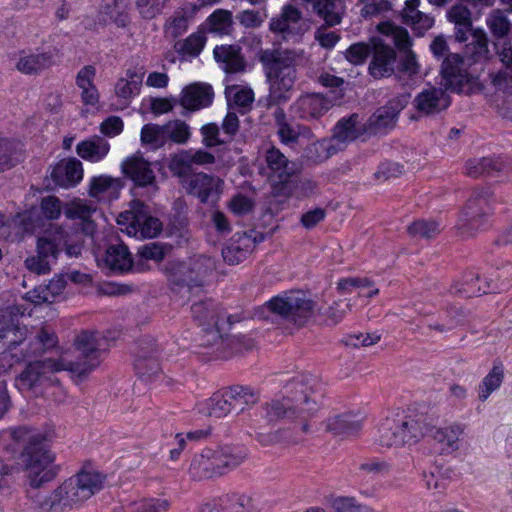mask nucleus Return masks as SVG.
Here are the masks:
<instances>
[{
	"instance_id": "nucleus-21",
	"label": "nucleus",
	"mask_w": 512,
	"mask_h": 512,
	"mask_svg": "<svg viewBox=\"0 0 512 512\" xmlns=\"http://www.w3.org/2000/svg\"><path fill=\"white\" fill-rule=\"evenodd\" d=\"M121 168L123 174L130 178L137 187H145L153 191L158 189L151 163L142 156L133 155L127 158L123 161Z\"/></svg>"
},
{
	"instance_id": "nucleus-29",
	"label": "nucleus",
	"mask_w": 512,
	"mask_h": 512,
	"mask_svg": "<svg viewBox=\"0 0 512 512\" xmlns=\"http://www.w3.org/2000/svg\"><path fill=\"white\" fill-rule=\"evenodd\" d=\"M255 242L246 232L236 233L230 242L222 249V256L226 263L236 265L245 260L253 251Z\"/></svg>"
},
{
	"instance_id": "nucleus-7",
	"label": "nucleus",
	"mask_w": 512,
	"mask_h": 512,
	"mask_svg": "<svg viewBox=\"0 0 512 512\" xmlns=\"http://www.w3.org/2000/svg\"><path fill=\"white\" fill-rule=\"evenodd\" d=\"M105 477L97 471H81L66 480L52 494L38 501L42 512H63L88 500L102 489Z\"/></svg>"
},
{
	"instance_id": "nucleus-48",
	"label": "nucleus",
	"mask_w": 512,
	"mask_h": 512,
	"mask_svg": "<svg viewBox=\"0 0 512 512\" xmlns=\"http://www.w3.org/2000/svg\"><path fill=\"white\" fill-rule=\"evenodd\" d=\"M191 313L193 318L198 321L200 325L207 327L217 325L218 315L215 303L210 299L194 303L191 306Z\"/></svg>"
},
{
	"instance_id": "nucleus-59",
	"label": "nucleus",
	"mask_w": 512,
	"mask_h": 512,
	"mask_svg": "<svg viewBox=\"0 0 512 512\" xmlns=\"http://www.w3.org/2000/svg\"><path fill=\"white\" fill-rule=\"evenodd\" d=\"M408 232L414 237L431 239L440 233V227L436 221L421 219L414 221L408 227Z\"/></svg>"
},
{
	"instance_id": "nucleus-31",
	"label": "nucleus",
	"mask_w": 512,
	"mask_h": 512,
	"mask_svg": "<svg viewBox=\"0 0 512 512\" xmlns=\"http://www.w3.org/2000/svg\"><path fill=\"white\" fill-rule=\"evenodd\" d=\"M159 349L156 345L152 347L151 343L146 346H141L137 359L135 360L134 367L140 378L144 380H151L156 376L161 368L158 361Z\"/></svg>"
},
{
	"instance_id": "nucleus-42",
	"label": "nucleus",
	"mask_w": 512,
	"mask_h": 512,
	"mask_svg": "<svg viewBox=\"0 0 512 512\" xmlns=\"http://www.w3.org/2000/svg\"><path fill=\"white\" fill-rule=\"evenodd\" d=\"M213 450L204 449L192 459L189 472L195 479H209L216 477V471L212 459Z\"/></svg>"
},
{
	"instance_id": "nucleus-28",
	"label": "nucleus",
	"mask_w": 512,
	"mask_h": 512,
	"mask_svg": "<svg viewBox=\"0 0 512 512\" xmlns=\"http://www.w3.org/2000/svg\"><path fill=\"white\" fill-rule=\"evenodd\" d=\"M385 35L391 37L392 42L400 54V60L398 64L399 71L409 76L417 75L419 73L420 66L416 59V54L411 49L413 43L409 37V34Z\"/></svg>"
},
{
	"instance_id": "nucleus-13",
	"label": "nucleus",
	"mask_w": 512,
	"mask_h": 512,
	"mask_svg": "<svg viewBox=\"0 0 512 512\" xmlns=\"http://www.w3.org/2000/svg\"><path fill=\"white\" fill-rule=\"evenodd\" d=\"M265 161L273 178L272 193L275 196H290L295 188L294 175L297 171L296 163L288 158L276 147L272 146L265 152Z\"/></svg>"
},
{
	"instance_id": "nucleus-25",
	"label": "nucleus",
	"mask_w": 512,
	"mask_h": 512,
	"mask_svg": "<svg viewBox=\"0 0 512 512\" xmlns=\"http://www.w3.org/2000/svg\"><path fill=\"white\" fill-rule=\"evenodd\" d=\"M214 97L211 85L201 82L192 83L182 90L180 104L187 111H196L208 107Z\"/></svg>"
},
{
	"instance_id": "nucleus-50",
	"label": "nucleus",
	"mask_w": 512,
	"mask_h": 512,
	"mask_svg": "<svg viewBox=\"0 0 512 512\" xmlns=\"http://www.w3.org/2000/svg\"><path fill=\"white\" fill-rule=\"evenodd\" d=\"M198 9L199 6L195 4L177 9L167 21V29H172L174 32L186 31L189 28V22Z\"/></svg>"
},
{
	"instance_id": "nucleus-55",
	"label": "nucleus",
	"mask_w": 512,
	"mask_h": 512,
	"mask_svg": "<svg viewBox=\"0 0 512 512\" xmlns=\"http://www.w3.org/2000/svg\"><path fill=\"white\" fill-rule=\"evenodd\" d=\"M227 93L230 107L238 108L241 113H245L254 101V93L248 88L232 87Z\"/></svg>"
},
{
	"instance_id": "nucleus-23",
	"label": "nucleus",
	"mask_w": 512,
	"mask_h": 512,
	"mask_svg": "<svg viewBox=\"0 0 512 512\" xmlns=\"http://www.w3.org/2000/svg\"><path fill=\"white\" fill-rule=\"evenodd\" d=\"M450 102L445 90L431 87L420 92L414 98L413 105L421 116H432L447 109Z\"/></svg>"
},
{
	"instance_id": "nucleus-6",
	"label": "nucleus",
	"mask_w": 512,
	"mask_h": 512,
	"mask_svg": "<svg viewBox=\"0 0 512 512\" xmlns=\"http://www.w3.org/2000/svg\"><path fill=\"white\" fill-rule=\"evenodd\" d=\"M259 60L270 84V98L275 102L286 101L297 77V67L304 62L302 52L294 50H262Z\"/></svg>"
},
{
	"instance_id": "nucleus-38",
	"label": "nucleus",
	"mask_w": 512,
	"mask_h": 512,
	"mask_svg": "<svg viewBox=\"0 0 512 512\" xmlns=\"http://www.w3.org/2000/svg\"><path fill=\"white\" fill-rule=\"evenodd\" d=\"M214 57L217 62L224 65L226 72H240L245 68V62L240 54V47L237 45H221L216 46Z\"/></svg>"
},
{
	"instance_id": "nucleus-60",
	"label": "nucleus",
	"mask_w": 512,
	"mask_h": 512,
	"mask_svg": "<svg viewBox=\"0 0 512 512\" xmlns=\"http://www.w3.org/2000/svg\"><path fill=\"white\" fill-rule=\"evenodd\" d=\"M167 141L171 140L178 144L186 143L190 138L189 126L181 120L169 121L165 124Z\"/></svg>"
},
{
	"instance_id": "nucleus-46",
	"label": "nucleus",
	"mask_w": 512,
	"mask_h": 512,
	"mask_svg": "<svg viewBox=\"0 0 512 512\" xmlns=\"http://www.w3.org/2000/svg\"><path fill=\"white\" fill-rule=\"evenodd\" d=\"M52 64V55L48 53L31 54L20 57L16 68L24 74H36Z\"/></svg>"
},
{
	"instance_id": "nucleus-36",
	"label": "nucleus",
	"mask_w": 512,
	"mask_h": 512,
	"mask_svg": "<svg viewBox=\"0 0 512 512\" xmlns=\"http://www.w3.org/2000/svg\"><path fill=\"white\" fill-rule=\"evenodd\" d=\"M110 145L104 138L93 136L77 144L76 152L84 160L99 162L109 152Z\"/></svg>"
},
{
	"instance_id": "nucleus-8",
	"label": "nucleus",
	"mask_w": 512,
	"mask_h": 512,
	"mask_svg": "<svg viewBox=\"0 0 512 512\" xmlns=\"http://www.w3.org/2000/svg\"><path fill=\"white\" fill-rule=\"evenodd\" d=\"M27 336L28 330L25 326L12 324L5 327L0 323V339L8 343V350L1 357L10 362V367L53 348L57 343L56 335L46 328L30 335L29 339Z\"/></svg>"
},
{
	"instance_id": "nucleus-44",
	"label": "nucleus",
	"mask_w": 512,
	"mask_h": 512,
	"mask_svg": "<svg viewBox=\"0 0 512 512\" xmlns=\"http://www.w3.org/2000/svg\"><path fill=\"white\" fill-rule=\"evenodd\" d=\"M230 406L226 392H217L200 404L199 411L209 417L221 418L232 412Z\"/></svg>"
},
{
	"instance_id": "nucleus-39",
	"label": "nucleus",
	"mask_w": 512,
	"mask_h": 512,
	"mask_svg": "<svg viewBox=\"0 0 512 512\" xmlns=\"http://www.w3.org/2000/svg\"><path fill=\"white\" fill-rule=\"evenodd\" d=\"M225 392L231 403V411H235L237 414L243 412L247 406L254 405L259 399L255 390L248 386H232Z\"/></svg>"
},
{
	"instance_id": "nucleus-33",
	"label": "nucleus",
	"mask_w": 512,
	"mask_h": 512,
	"mask_svg": "<svg viewBox=\"0 0 512 512\" xmlns=\"http://www.w3.org/2000/svg\"><path fill=\"white\" fill-rule=\"evenodd\" d=\"M420 0H407L401 11L402 22L415 31L430 30L435 23L434 16L419 10Z\"/></svg>"
},
{
	"instance_id": "nucleus-57",
	"label": "nucleus",
	"mask_w": 512,
	"mask_h": 512,
	"mask_svg": "<svg viewBox=\"0 0 512 512\" xmlns=\"http://www.w3.org/2000/svg\"><path fill=\"white\" fill-rule=\"evenodd\" d=\"M369 287H371V282L367 278L349 277L338 282V290L340 292H352L357 289L359 290V295L368 298L378 294L379 290L377 288L363 292L364 289Z\"/></svg>"
},
{
	"instance_id": "nucleus-19",
	"label": "nucleus",
	"mask_w": 512,
	"mask_h": 512,
	"mask_svg": "<svg viewBox=\"0 0 512 512\" xmlns=\"http://www.w3.org/2000/svg\"><path fill=\"white\" fill-rule=\"evenodd\" d=\"M493 50L499 56L503 64L497 73H491V82L495 88L507 91L512 88V46L508 42V34H492Z\"/></svg>"
},
{
	"instance_id": "nucleus-43",
	"label": "nucleus",
	"mask_w": 512,
	"mask_h": 512,
	"mask_svg": "<svg viewBox=\"0 0 512 512\" xmlns=\"http://www.w3.org/2000/svg\"><path fill=\"white\" fill-rule=\"evenodd\" d=\"M301 21V12L292 5H285L280 16L270 23V28L272 32H292L301 29V25L298 26Z\"/></svg>"
},
{
	"instance_id": "nucleus-53",
	"label": "nucleus",
	"mask_w": 512,
	"mask_h": 512,
	"mask_svg": "<svg viewBox=\"0 0 512 512\" xmlns=\"http://www.w3.org/2000/svg\"><path fill=\"white\" fill-rule=\"evenodd\" d=\"M206 43L205 34H190L186 39L175 43V50L183 56H197Z\"/></svg>"
},
{
	"instance_id": "nucleus-64",
	"label": "nucleus",
	"mask_w": 512,
	"mask_h": 512,
	"mask_svg": "<svg viewBox=\"0 0 512 512\" xmlns=\"http://www.w3.org/2000/svg\"><path fill=\"white\" fill-rule=\"evenodd\" d=\"M40 210L44 218L57 219L62 212L60 200L55 196H47L41 200Z\"/></svg>"
},
{
	"instance_id": "nucleus-11",
	"label": "nucleus",
	"mask_w": 512,
	"mask_h": 512,
	"mask_svg": "<svg viewBox=\"0 0 512 512\" xmlns=\"http://www.w3.org/2000/svg\"><path fill=\"white\" fill-rule=\"evenodd\" d=\"M363 134H367V132L365 123H362V117L358 113H352L349 116L342 117L337 122L330 138L312 143L311 148L316 151H325V158H328L343 150L348 143L353 142Z\"/></svg>"
},
{
	"instance_id": "nucleus-41",
	"label": "nucleus",
	"mask_w": 512,
	"mask_h": 512,
	"mask_svg": "<svg viewBox=\"0 0 512 512\" xmlns=\"http://www.w3.org/2000/svg\"><path fill=\"white\" fill-rule=\"evenodd\" d=\"M504 163L499 159L488 157L472 159L466 163V174L472 178L494 176L504 169Z\"/></svg>"
},
{
	"instance_id": "nucleus-5",
	"label": "nucleus",
	"mask_w": 512,
	"mask_h": 512,
	"mask_svg": "<svg viewBox=\"0 0 512 512\" xmlns=\"http://www.w3.org/2000/svg\"><path fill=\"white\" fill-rule=\"evenodd\" d=\"M460 42H468L464 49L465 58L459 54H449L441 65L444 86L457 93H469L478 77L467 70L470 62H480L490 56L486 34H460Z\"/></svg>"
},
{
	"instance_id": "nucleus-49",
	"label": "nucleus",
	"mask_w": 512,
	"mask_h": 512,
	"mask_svg": "<svg viewBox=\"0 0 512 512\" xmlns=\"http://www.w3.org/2000/svg\"><path fill=\"white\" fill-rule=\"evenodd\" d=\"M117 190L118 182L110 176L100 175L93 177L90 181L89 194L98 200H103L107 195H111Z\"/></svg>"
},
{
	"instance_id": "nucleus-54",
	"label": "nucleus",
	"mask_w": 512,
	"mask_h": 512,
	"mask_svg": "<svg viewBox=\"0 0 512 512\" xmlns=\"http://www.w3.org/2000/svg\"><path fill=\"white\" fill-rule=\"evenodd\" d=\"M170 507L167 499L151 498L133 503L125 509L114 510V512H166Z\"/></svg>"
},
{
	"instance_id": "nucleus-2",
	"label": "nucleus",
	"mask_w": 512,
	"mask_h": 512,
	"mask_svg": "<svg viewBox=\"0 0 512 512\" xmlns=\"http://www.w3.org/2000/svg\"><path fill=\"white\" fill-rule=\"evenodd\" d=\"M424 420L423 415L387 418L378 430L379 444L387 448L413 444L427 434L439 444L442 454H451L461 448L466 429L464 424L455 422L436 428L427 425Z\"/></svg>"
},
{
	"instance_id": "nucleus-20",
	"label": "nucleus",
	"mask_w": 512,
	"mask_h": 512,
	"mask_svg": "<svg viewBox=\"0 0 512 512\" xmlns=\"http://www.w3.org/2000/svg\"><path fill=\"white\" fill-rule=\"evenodd\" d=\"M215 156L203 149L181 150L170 158L169 169L177 177L182 178L192 173L195 167L213 164Z\"/></svg>"
},
{
	"instance_id": "nucleus-16",
	"label": "nucleus",
	"mask_w": 512,
	"mask_h": 512,
	"mask_svg": "<svg viewBox=\"0 0 512 512\" xmlns=\"http://www.w3.org/2000/svg\"><path fill=\"white\" fill-rule=\"evenodd\" d=\"M120 217L129 222V233L139 234L143 238L156 237L162 229L159 219L151 216L148 206L140 201H134L132 209Z\"/></svg>"
},
{
	"instance_id": "nucleus-40",
	"label": "nucleus",
	"mask_w": 512,
	"mask_h": 512,
	"mask_svg": "<svg viewBox=\"0 0 512 512\" xmlns=\"http://www.w3.org/2000/svg\"><path fill=\"white\" fill-rule=\"evenodd\" d=\"M314 11L324 21L327 27H333L341 22L343 7L338 0H315Z\"/></svg>"
},
{
	"instance_id": "nucleus-63",
	"label": "nucleus",
	"mask_w": 512,
	"mask_h": 512,
	"mask_svg": "<svg viewBox=\"0 0 512 512\" xmlns=\"http://www.w3.org/2000/svg\"><path fill=\"white\" fill-rule=\"evenodd\" d=\"M211 25L209 32H223L232 23L231 12L227 10H217L208 18Z\"/></svg>"
},
{
	"instance_id": "nucleus-12",
	"label": "nucleus",
	"mask_w": 512,
	"mask_h": 512,
	"mask_svg": "<svg viewBox=\"0 0 512 512\" xmlns=\"http://www.w3.org/2000/svg\"><path fill=\"white\" fill-rule=\"evenodd\" d=\"M492 214L489 191L476 189L468 199L459 222V230L463 235L472 236L484 229Z\"/></svg>"
},
{
	"instance_id": "nucleus-9",
	"label": "nucleus",
	"mask_w": 512,
	"mask_h": 512,
	"mask_svg": "<svg viewBox=\"0 0 512 512\" xmlns=\"http://www.w3.org/2000/svg\"><path fill=\"white\" fill-rule=\"evenodd\" d=\"M265 306L283 321L303 326L313 315L316 304L303 291L283 292L266 302Z\"/></svg>"
},
{
	"instance_id": "nucleus-18",
	"label": "nucleus",
	"mask_w": 512,
	"mask_h": 512,
	"mask_svg": "<svg viewBox=\"0 0 512 512\" xmlns=\"http://www.w3.org/2000/svg\"><path fill=\"white\" fill-rule=\"evenodd\" d=\"M372 42L371 61L368 71L374 79L390 77L395 73L397 55L393 47L374 37Z\"/></svg>"
},
{
	"instance_id": "nucleus-17",
	"label": "nucleus",
	"mask_w": 512,
	"mask_h": 512,
	"mask_svg": "<svg viewBox=\"0 0 512 512\" xmlns=\"http://www.w3.org/2000/svg\"><path fill=\"white\" fill-rule=\"evenodd\" d=\"M182 178L187 193L197 197L201 203L214 202L221 193L223 181L217 176L199 172Z\"/></svg>"
},
{
	"instance_id": "nucleus-51",
	"label": "nucleus",
	"mask_w": 512,
	"mask_h": 512,
	"mask_svg": "<svg viewBox=\"0 0 512 512\" xmlns=\"http://www.w3.org/2000/svg\"><path fill=\"white\" fill-rule=\"evenodd\" d=\"M18 161V143L6 138H0V173L11 169Z\"/></svg>"
},
{
	"instance_id": "nucleus-22",
	"label": "nucleus",
	"mask_w": 512,
	"mask_h": 512,
	"mask_svg": "<svg viewBox=\"0 0 512 512\" xmlns=\"http://www.w3.org/2000/svg\"><path fill=\"white\" fill-rule=\"evenodd\" d=\"M274 119L277 126V134L280 141L285 145L302 144L303 140H310L314 137L309 127L289 121L283 109H277L274 112Z\"/></svg>"
},
{
	"instance_id": "nucleus-3",
	"label": "nucleus",
	"mask_w": 512,
	"mask_h": 512,
	"mask_svg": "<svg viewBox=\"0 0 512 512\" xmlns=\"http://www.w3.org/2000/svg\"><path fill=\"white\" fill-rule=\"evenodd\" d=\"M282 399H273L261 407V415L269 423L300 420V429L308 431L307 420L319 409L321 385L312 375L293 377L285 386Z\"/></svg>"
},
{
	"instance_id": "nucleus-35",
	"label": "nucleus",
	"mask_w": 512,
	"mask_h": 512,
	"mask_svg": "<svg viewBox=\"0 0 512 512\" xmlns=\"http://www.w3.org/2000/svg\"><path fill=\"white\" fill-rule=\"evenodd\" d=\"M143 68L129 69L125 78H120L115 85L116 95L125 101V105L140 92L144 77Z\"/></svg>"
},
{
	"instance_id": "nucleus-15",
	"label": "nucleus",
	"mask_w": 512,
	"mask_h": 512,
	"mask_svg": "<svg viewBox=\"0 0 512 512\" xmlns=\"http://www.w3.org/2000/svg\"><path fill=\"white\" fill-rule=\"evenodd\" d=\"M343 98L344 93L339 90H329L326 94L308 93L298 98L294 109L301 119L317 120L333 106L341 105Z\"/></svg>"
},
{
	"instance_id": "nucleus-58",
	"label": "nucleus",
	"mask_w": 512,
	"mask_h": 512,
	"mask_svg": "<svg viewBox=\"0 0 512 512\" xmlns=\"http://www.w3.org/2000/svg\"><path fill=\"white\" fill-rule=\"evenodd\" d=\"M360 16L366 20L373 19L391 10L388 0H359Z\"/></svg>"
},
{
	"instance_id": "nucleus-56",
	"label": "nucleus",
	"mask_w": 512,
	"mask_h": 512,
	"mask_svg": "<svg viewBox=\"0 0 512 512\" xmlns=\"http://www.w3.org/2000/svg\"><path fill=\"white\" fill-rule=\"evenodd\" d=\"M141 141L144 144H151L159 148L167 142L165 125L146 124L141 129Z\"/></svg>"
},
{
	"instance_id": "nucleus-26",
	"label": "nucleus",
	"mask_w": 512,
	"mask_h": 512,
	"mask_svg": "<svg viewBox=\"0 0 512 512\" xmlns=\"http://www.w3.org/2000/svg\"><path fill=\"white\" fill-rule=\"evenodd\" d=\"M493 282L491 277L482 276L477 271H468L463 275L461 282L455 285V293L464 297L480 296L497 289Z\"/></svg>"
},
{
	"instance_id": "nucleus-10",
	"label": "nucleus",
	"mask_w": 512,
	"mask_h": 512,
	"mask_svg": "<svg viewBox=\"0 0 512 512\" xmlns=\"http://www.w3.org/2000/svg\"><path fill=\"white\" fill-rule=\"evenodd\" d=\"M215 268L213 258L197 255L188 261L173 263L169 268V279L174 285L192 290L204 286Z\"/></svg>"
},
{
	"instance_id": "nucleus-61",
	"label": "nucleus",
	"mask_w": 512,
	"mask_h": 512,
	"mask_svg": "<svg viewBox=\"0 0 512 512\" xmlns=\"http://www.w3.org/2000/svg\"><path fill=\"white\" fill-rule=\"evenodd\" d=\"M170 217L171 224L178 230L183 229L187 225V205L184 199L177 198L174 200Z\"/></svg>"
},
{
	"instance_id": "nucleus-14",
	"label": "nucleus",
	"mask_w": 512,
	"mask_h": 512,
	"mask_svg": "<svg viewBox=\"0 0 512 512\" xmlns=\"http://www.w3.org/2000/svg\"><path fill=\"white\" fill-rule=\"evenodd\" d=\"M62 232H49L39 237L36 245V255L29 256L25 260L26 268L38 275L49 273L51 265L57 260L58 255L66 244Z\"/></svg>"
},
{
	"instance_id": "nucleus-27",
	"label": "nucleus",
	"mask_w": 512,
	"mask_h": 512,
	"mask_svg": "<svg viewBox=\"0 0 512 512\" xmlns=\"http://www.w3.org/2000/svg\"><path fill=\"white\" fill-rule=\"evenodd\" d=\"M99 263L114 273H124L133 267V259L124 243L110 244Z\"/></svg>"
},
{
	"instance_id": "nucleus-1",
	"label": "nucleus",
	"mask_w": 512,
	"mask_h": 512,
	"mask_svg": "<svg viewBox=\"0 0 512 512\" xmlns=\"http://www.w3.org/2000/svg\"><path fill=\"white\" fill-rule=\"evenodd\" d=\"M78 356L75 361L63 363L52 358L29 362L16 377L15 385L20 391L38 393L52 383L55 372L69 370L82 378L100 365L102 354L108 350L106 336L97 331H82L74 341Z\"/></svg>"
},
{
	"instance_id": "nucleus-62",
	"label": "nucleus",
	"mask_w": 512,
	"mask_h": 512,
	"mask_svg": "<svg viewBox=\"0 0 512 512\" xmlns=\"http://www.w3.org/2000/svg\"><path fill=\"white\" fill-rule=\"evenodd\" d=\"M372 54V45L360 42L351 45L346 51V58L353 64L363 63Z\"/></svg>"
},
{
	"instance_id": "nucleus-34",
	"label": "nucleus",
	"mask_w": 512,
	"mask_h": 512,
	"mask_svg": "<svg viewBox=\"0 0 512 512\" xmlns=\"http://www.w3.org/2000/svg\"><path fill=\"white\" fill-rule=\"evenodd\" d=\"M362 420L358 415L347 413L330 417L325 422V429L334 436L349 437L361 430Z\"/></svg>"
},
{
	"instance_id": "nucleus-37",
	"label": "nucleus",
	"mask_w": 512,
	"mask_h": 512,
	"mask_svg": "<svg viewBox=\"0 0 512 512\" xmlns=\"http://www.w3.org/2000/svg\"><path fill=\"white\" fill-rule=\"evenodd\" d=\"M65 216L69 219L80 220L83 224V231L86 234L92 235L95 231V224L92 220L93 214L96 213V208L87 204L82 200L71 202L64 210Z\"/></svg>"
},
{
	"instance_id": "nucleus-32",
	"label": "nucleus",
	"mask_w": 512,
	"mask_h": 512,
	"mask_svg": "<svg viewBox=\"0 0 512 512\" xmlns=\"http://www.w3.org/2000/svg\"><path fill=\"white\" fill-rule=\"evenodd\" d=\"M51 177L61 187L74 186L83 177L82 163L76 158L62 160L53 168Z\"/></svg>"
},
{
	"instance_id": "nucleus-52",
	"label": "nucleus",
	"mask_w": 512,
	"mask_h": 512,
	"mask_svg": "<svg viewBox=\"0 0 512 512\" xmlns=\"http://www.w3.org/2000/svg\"><path fill=\"white\" fill-rule=\"evenodd\" d=\"M504 372L501 365H494L479 385V399L485 401L490 394L498 389L503 381Z\"/></svg>"
},
{
	"instance_id": "nucleus-47",
	"label": "nucleus",
	"mask_w": 512,
	"mask_h": 512,
	"mask_svg": "<svg viewBox=\"0 0 512 512\" xmlns=\"http://www.w3.org/2000/svg\"><path fill=\"white\" fill-rule=\"evenodd\" d=\"M221 512H250L254 506L252 499L244 494H230L215 500Z\"/></svg>"
},
{
	"instance_id": "nucleus-30",
	"label": "nucleus",
	"mask_w": 512,
	"mask_h": 512,
	"mask_svg": "<svg viewBox=\"0 0 512 512\" xmlns=\"http://www.w3.org/2000/svg\"><path fill=\"white\" fill-rule=\"evenodd\" d=\"M246 458L245 450L237 446H223L213 450V463L217 476L239 466Z\"/></svg>"
},
{
	"instance_id": "nucleus-24",
	"label": "nucleus",
	"mask_w": 512,
	"mask_h": 512,
	"mask_svg": "<svg viewBox=\"0 0 512 512\" xmlns=\"http://www.w3.org/2000/svg\"><path fill=\"white\" fill-rule=\"evenodd\" d=\"M403 106L399 101H390L387 105L378 108L365 122L366 132L369 135L386 133L394 128L399 112Z\"/></svg>"
},
{
	"instance_id": "nucleus-4",
	"label": "nucleus",
	"mask_w": 512,
	"mask_h": 512,
	"mask_svg": "<svg viewBox=\"0 0 512 512\" xmlns=\"http://www.w3.org/2000/svg\"><path fill=\"white\" fill-rule=\"evenodd\" d=\"M3 441H11L5 448L16 452L23 447L21 460L30 485L38 488L52 481L57 474L54 454L49 449L47 438L25 427H13L2 432Z\"/></svg>"
},
{
	"instance_id": "nucleus-45",
	"label": "nucleus",
	"mask_w": 512,
	"mask_h": 512,
	"mask_svg": "<svg viewBox=\"0 0 512 512\" xmlns=\"http://www.w3.org/2000/svg\"><path fill=\"white\" fill-rule=\"evenodd\" d=\"M66 284V277L60 275L52 279L47 285L36 288L31 293L30 298L34 303L52 302L56 296L61 294Z\"/></svg>"
}]
</instances>
